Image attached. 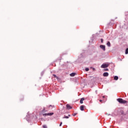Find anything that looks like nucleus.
Wrapping results in <instances>:
<instances>
[{
  "mask_svg": "<svg viewBox=\"0 0 128 128\" xmlns=\"http://www.w3.org/2000/svg\"><path fill=\"white\" fill-rule=\"evenodd\" d=\"M106 44L108 46H109V47L110 46V42H108Z\"/></svg>",
  "mask_w": 128,
  "mask_h": 128,
  "instance_id": "12",
  "label": "nucleus"
},
{
  "mask_svg": "<svg viewBox=\"0 0 128 128\" xmlns=\"http://www.w3.org/2000/svg\"><path fill=\"white\" fill-rule=\"evenodd\" d=\"M110 66V64H104L101 66L102 68H108V66Z\"/></svg>",
  "mask_w": 128,
  "mask_h": 128,
  "instance_id": "2",
  "label": "nucleus"
},
{
  "mask_svg": "<svg viewBox=\"0 0 128 128\" xmlns=\"http://www.w3.org/2000/svg\"><path fill=\"white\" fill-rule=\"evenodd\" d=\"M63 118H68V116H64V117H63Z\"/></svg>",
  "mask_w": 128,
  "mask_h": 128,
  "instance_id": "15",
  "label": "nucleus"
},
{
  "mask_svg": "<svg viewBox=\"0 0 128 128\" xmlns=\"http://www.w3.org/2000/svg\"><path fill=\"white\" fill-rule=\"evenodd\" d=\"M54 114V112H50V113H48V114H43L44 116H52Z\"/></svg>",
  "mask_w": 128,
  "mask_h": 128,
  "instance_id": "3",
  "label": "nucleus"
},
{
  "mask_svg": "<svg viewBox=\"0 0 128 128\" xmlns=\"http://www.w3.org/2000/svg\"><path fill=\"white\" fill-rule=\"evenodd\" d=\"M103 76H108V73L107 72H104L103 74Z\"/></svg>",
  "mask_w": 128,
  "mask_h": 128,
  "instance_id": "7",
  "label": "nucleus"
},
{
  "mask_svg": "<svg viewBox=\"0 0 128 128\" xmlns=\"http://www.w3.org/2000/svg\"><path fill=\"white\" fill-rule=\"evenodd\" d=\"M100 46L102 50H106V46L104 45H100Z\"/></svg>",
  "mask_w": 128,
  "mask_h": 128,
  "instance_id": "5",
  "label": "nucleus"
},
{
  "mask_svg": "<svg viewBox=\"0 0 128 128\" xmlns=\"http://www.w3.org/2000/svg\"><path fill=\"white\" fill-rule=\"evenodd\" d=\"M118 102H120V104H126L128 102V101L124 100L122 98H119L117 99Z\"/></svg>",
  "mask_w": 128,
  "mask_h": 128,
  "instance_id": "1",
  "label": "nucleus"
},
{
  "mask_svg": "<svg viewBox=\"0 0 128 128\" xmlns=\"http://www.w3.org/2000/svg\"><path fill=\"white\" fill-rule=\"evenodd\" d=\"M114 80H118V76H114Z\"/></svg>",
  "mask_w": 128,
  "mask_h": 128,
  "instance_id": "11",
  "label": "nucleus"
},
{
  "mask_svg": "<svg viewBox=\"0 0 128 128\" xmlns=\"http://www.w3.org/2000/svg\"><path fill=\"white\" fill-rule=\"evenodd\" d=\"M76 73H72L70 74V76H76Z\"/></svg>",
  "mask_w": 128,
  "mask_h": 128,
  "instance_id": "10",
  "label": "nucleus"
},
{
  "mask_svg": "<svg viewBox=\"0 0 128 128\" xmlns=\"http://www.w3.org/2000/svg\"><path fill=\"white\" fill-rule=\"evenodd\" d=\"M86 72H88V70H90V69L88 68H86Z\"/></svg>",
  "mask_w": 128,
  "mask_h": 128,
  "instance_id": "16",
  "label": "nucleus"
},
{
  "mask_svg": "<svg viewBox=\"0 0 128 128\" xmlns=\"http://www.w3.org/2000/svg\"><path fill=\"white\" fill-rule=\"evenodd\" d=\"M42 128H48V126H46V125H43L42 126Z\"/></svg>",
  "mask_w": 128,
  "mask_h": 128,
  "instance_id": "14",
  "label": "nucleus"
},
{
  "mask_svg": "<svg viewBox=\"0 0 128 128\" xmlns=\"http://www.w3.org/2000/svg\"><path fill=\"white\" fill-rule=\"evenodd\" d=\"M84 98H82L80 100V104H84Z\"/></svg>",
  "mask_w": 128,
  "mask_h": 128,
  "instance_id": "8",
  "label": "nucleus"
},
{
  "mask_svg": "<svg viewBox=\"0 0 128 128\" xmlns=\"http://www.w3.org/2000/svg\"><path fill=\"white\" fill-rule=\"evenodd\" d=\"M66 106L67 110H72V106L68 104H67L66 105Z\"/></svg>",
  "mask_w": 128,
  "mask_h": 128,
  "instance_id": "4",
  "label": "nucleus"
},
{
  "mask_svg": "<svg viewBox=\"0 0 128 128\" xmlns=\"http://www.w3.org/2000/svg\"><path fill=\"white\" fill-rule=\"evenodd\" d=\"M125 54H128V48H127L126 49Z\"/></svg>",
  "mask_w": 128,
  "mask_h": 128,
  "instance_id": "13",
  "label": "nucleus"
},
{
  "mask_svg": "<svg viewBox=\"0 0 128 128\" xmlns=\"http://www.w3.org/2000/svg\"><path fill=\"white\" fill-rule=\"evenodd\" d=\"M80 110H82V111L84 110V105L81 106L80 107Z\"/></svg>",
  "mask_w": 128,
  "mask_h": 128,
  "instance_id": "6",
  "label": "nucleus"
},
{
  "mask_svg": "<svg viewBox=\"0 0 128 128\" xmlns=\"http://www.w3.org/2000/svg\"><path fill=\"white\" fill-rule=\"evenodd\" d=\"M102 98H104V96H102Z\"/></svg>",
  "mask_w": 128,
  "mask_h": 128,
  "instance_id": "22",
  "label": "nucleus"
},
{
  "mask_svg": "<svg viewBox=\"0 0 128 128\" xmlns=\"http://www.w3.org/2000/svg\"><path fill=\"white\" fill-rule=\"evenodd\" d=\"M101 42H104V40L102 38H101Z\"/></svg>",
  "mask_w": 128,
  "mask_h": 128,
  "instance_id": "20",
  "label": "nucleus"
},
{
  "mask_svg": "<svg viewBox=\"0 0 128 128\" xmlns=\"http://www.w3.org/2000/svg\"><path fill=\"white\" fill-rule=\"evenodd\" d=\"M68 116H70V115H68Z\"/></svg>",
  "mask_w": 128,
  "mask_h": 128,
  "instance_id": "23",
  "label": "nucleus"
},
{
  "mask_svg": "<svg viewBox=\"0 0 128 128\" xmlns=\"http://www.w3.org/2000/svg\"><path fill=\"white\" fill-rule=\"evenodd\" d=\"M100 102H102V100H100Z\"/></svg>",
  "mask_w": 128,
  "mask_h": 128,
  "instance_id": "21",
  "label": "nucleus"
},
{
  "mask_svg": "<svg viewBox=\"0 0 128 128\" xmlns=\"http://www.w3.org/2000/svg\"><path fill=\"white\" fill-rule=\"evenodd\" d=\"M76 114H78V113H74L73 116H76Z\"/></svg>",
  "mask_w": 128,
  "mask_h": 128,
  "instance_id": "18",
  "label": "nucleus"
},
{
  "mask_svg": "<svg viewBox=\"0 0 128 128\" xmlns=\"http://www.w3.org/2000/svg\"><path fill=\"white\" fill-rule=\"evenodd\" d=\"M62 122H61L60 124V126H62Z\"/></svg>",
  "mask_w": 128,
  "mask_h": 128,
  "instance_id": "19",
  "label": "nucleus"
},
{
  "mask_svg": "<svg viewBox=\"0 0 128 128\" xmlns=\"http://www.w3.org/2000/svg\"><path fill=\"white\" fill-rule=\"evenodd\" d=\"M104 70H105V72H108V68H106Z\"/></svg>",
  "mask_w": 128,
  "mask_h": 128,
  "instance_id": "17",
  "label": "nucleus"
},
{
  "mask_svg": "<svg viewBox=\"0 0 128 128\" xmlns=\"http://www.w3.org/2000/svg\"><path fill=\"white\" fill-rule=\"evenodd\" d=\"M53 76H54V78H55L57 80H60V78L58 76H57L56 75L54 74H53Z\"/></svg>",
  "mask_w": 128,
  "mask_h": 128,
  "instance_id": "9",
  "label": "nucleus"
}]
</instances>
